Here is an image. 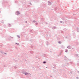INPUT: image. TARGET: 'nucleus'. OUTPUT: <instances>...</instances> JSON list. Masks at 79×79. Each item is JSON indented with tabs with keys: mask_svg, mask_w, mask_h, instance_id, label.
<instances>
[{
	"mask_svg": "<svg viewBox=\"0 0 79 79\" xmlns=\"http://www.w3.org/2000/svg\"><path fill=\"white\" fill-rule=\"evenodd\" d=\"M44 63H46V62H43Z\"/></svg>",
	"mask_w": 79,
	"mask_h": 79,
	"instance_id": "nucleus-2",
	"label": "nucleus"
},
{
	"mask_svg": "<svg viewBox=\"0 0 79 79\" xmlns=\"http://www.w3.org/2000/svg\"><path fill=\"white\" fill-rule=\"evenodd\" d=\"M59 44H61V42H59Z\"/></svg>",
	"mask_w": 79,
	"mask_h": 79,
	"instance_id": "nucleus-4",
	"label": "nucleus"
},
{
	"mask_svg": "<svg viewBox=\"0 0 79 79\" xmlns=\"http://www.w3.org/2000/svg\"><path fill=\"white\" fill-rule=\"evenodd\" d=\"M68 52V50H66L65 51V52Z\"/></svg>",
	"mask_w": 79,
	"mask_h": 79,
	"instance_id": "nucleus-3",
	"label": "nucleus"
},
{
	"mask_svg": "<svg viewBox=\"0 0 79 79\" xmlns=\"http://www.w3.org/2000/svg\"><path fill=\"white\" fill-rule=\"evenodd\" d=\"M25 75H27V74H28V73H25Z\"/></svg>",
	"mask_w": 79,
	"mask_h": 79,
	"instance_id": "nucleus-1",
	"label": "nucleus"
}]
</instances>
